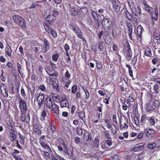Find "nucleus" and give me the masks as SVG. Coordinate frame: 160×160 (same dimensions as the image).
Wrapping results in <instances>:
<instances>
[{
	"label": "nucleus",
	"instance_id": "obj_62",
	"mask_svg": "<svg viewBox=\"0 0 160 160\" xmlns=\"http://www.w3.org/2000/svg\"><path fill=\"white\" fill-rule=\"evenodd\" d=\"M113 121L116 124H117V122L116 119V115H113L112 116Z\"/></svg>",
	"mask_w": 160,
	"mask_h": 160
},
{
	"label": "nucleus",
	"instance_id": "obj_64",
	"mask_svg": "<svg viewBox=\"0 0 160 160\" xmlns=\"http://www.w3.org/2000/svg\"><path fill=\"white\" fill-rule=\"evenodd\" d=\"M143 134L142 133H140L138 134L137 136V138L138 139H141L143 137Z\"/></svg>",
	"mask_w": 160,
	"mask_h": 160
},
{
	"label": "nucleus",
	"instance_id": "obj_7",
	"mask_svg": "<svg viewBox=\"0 0 160 160\" xmlns=\"http://www.w3.org/2000/svg\"><path fill=\"white\" fill-rule=\"evenodd\" d=\"M146 131V135L149 138L153 137L155 133V131L153 129H147Z\"/></svg>",
	"mask_w": 160,
	"mask_h": 160
},
{
	"label": "nucleus",
	"instance_id": "obj_36",
	"mask_svg": "<svg viewBox=\"0 0 160 160\" xmlns=\"http://www.w3.org/2000/svg\"><path fill=\"white\" fill-rule=\"evenodd\" d=\"M101 20V17L99 15L98 13H97V15L96 16V18L95 19V21H98V22H100V21Z\"/></svg>",
	"mask_w": 160,
	"mask_h": 160
},
{
	"label": "nucleus",
	"instance_id": "obj_61",
	"mask_svg": "<svg viewBox=\"0 0 160 160\" xmlns=\"http://www.w3.org/2000/svg\"><path fill=\"white\" fill-rule=\"evenodd\" d=\"M95 45H94L93 44L91 46V49L94 52H96V49L97 48H95Z\"/></svg>",
	"mask_w": 160,
	"mask_h": 160
},
{
	"label": "nucleus",
	"instance_id": "obj_25",
	"mask_svg": "<svg viewBox=\"0 0 160 160\" xmlns=\"http://www.w3.org/2000/svg\"><path fill=\"white\" fill-rule=\"evenodd\" d=\"M44 46H45V48H50L49 43L48 40L46 38H44Z\"/></svg>",
	"mask_w": 160,
	"mask_h": 160
},
{
	"label": "nucleus",
	"instance_id": "obj_12",
	"mask_svg": "<svg viewBox=\"0 0 160 160\" xmlns=\"http://www.w3.org/2000/svg\"><path fill=\"white\" fill-rule=\"evenodd\" d=\"M125 16L126 18L128 20L131 21L132 19V17H134V16H132L128 11L126 10L125 13Z\"/></svg>",
	"mask_w": 160,
	"mask_h": 160
},
{
	"label": "nucleus",
	"instance_id": "obj_38",
	"mask_svg": "<svg viewBox=\"0 0 160 160\" xmlns=\"http://www.w3.org/2000/svg\"><path fill=\"white\" fill-rule=\"evenodd\" d=\"M154 38L156 40H159L160 38V35L157 33H155L154 34Z\"/></svg>",
	"mask_w": 160,
	"mask_h": 160
},
{
	"label": "nucleus",
	"instance_id": "obj_27",
	"mask_svg": "<svg viewBox=\"0 0 160 160\" xmlns=\"http://www.w3.org/2000/svg\"><path fill=\"white\" fill-rule=\"evenodd\" d=\"M37 98L41 100H42L43 101L44 98V94L42 93H40L38 97Z\"/></svg>",
	"mask_w": 160,
	"mask_h": 160
},
{
	"label": "nucleus",
	"instance_id": "obj_17",
	"mask_svg": "<svg viewBox=\"0 0 160 160\" xmlns=\"http://www.w3.org/2000/svg\"><path fill=\"white\" fill-rule=\"evenodd\" d=\"M147 120H148L150 124L151 125H154L155 124V121L153 118L152 117H147Z\"/></svg>",
	"mask_w": 160,
	"mask_h": 160
},
{
	"label": "nucleus",
	"instance_id": "obj_46",
	"mask_svg": "<svg viewBox=\"0 0 160 160\" xmlns=\"http://www.w3.org/2000/svg\"><path fill=\"white\" fill-rule=\"evenodd\" d=\"M23 21H24V19L22 17H21L20 19L19 18V20L18 21V23L17 24L19 26L20 25L21 22H22Z\"/></svg>",
	"mask_w": 160,
	"mask_h": 160
},
{
	"label": "nucleus",
	"instance_id": "obj_47",
	"mask_svg": "<svg viewBox=\"0 0 160 160\" xmlns=\"http://www.w3.org/2000/svg\"><path fill=\"white\" fill-rule=\"evenodd\" d=\"M21 94L22 95L23 97H25L26 96V94L25 92V90L23 88H22L21 90Z\"/></svg>",
	"mask_w": 160,
	"mask_h": 160
},
{
	"label": "nucleus",
	"instance_id": "obj_1",
	"mask_svg": "<svg viewBox=\"0 0 160 160\" xmlns=\"http://www.w3.org/2000/svg\"><path fill=\"white\" fill-rule=\"evenodd\" d=\"M132 15L140 18L141 14V9L139 7L131 9Z\"/></svg>",
	"mask_w": 160,
	"mask_h": 160
},
{
	"label": "nucleus",
	"instance_id": "obj_42",
	"mask_svg": "<svg viewBox=\"0 0 160 160\" xmlns=\"http://www.w3.org/2000/svg\"><path fill=\"white\" fill-rule=\"evenodd\" d=\"M82 33L81 32H80L79 33H78V37L79 38L82 39L83 41H84V40H85V41H86V40H85V39L84 38H82Z\"/></svg>",
	"mask_w": 160,
	"mask_h": 160
},
{
	"label": "nucleus",
	"instance_id": "obj_31",
	"mask_svg": "<svg viewBox=\"0 0 160 160\" xmlns=\"http://www.w3.org/2000/svg\"><path fill=\"white\" fill-rule=\"evenodd\" d=\"M85 112L83 111H81L78 113V115L79 117L82 119V118L85 117Z\"/></svg>",
	"mask_w": 160,
	"mask_h": 160
},
{
	"label": "nucleus",
	"instance_id": "obj_26",
	"mask_svg": "<svg viewBox=\"0 0 160 160\" xmlns=\"http://www.w3.org/2000/svg\"><path fill=\"white\" fill-rule=\"evenodd\" d=\"M76 131L78 135L80 136L82 135V131L80 127H78L77 128Z\"/></svg>",
	"mask_w": 160,
	"mask_h": 160
},
{
	"label": "nucleus",
	"instance_id": "obj_52",
	"mask_svg": "<svg viewBox=\"0 0 160 160\" xmlns=\"http://www.w3.org/2000/svg\"><path fill=\"white\" fill-rule=\"evenodd\" d=\"M10 136L13 138L12 141H14L16 138V136H15V133L14 132L11 133L10 134Z\"/></svg>",
	"mask_w": 160,
	"mask_h": 160
},
{
	"label": "nucleus",
	"instance_id": "obj_19",
	"mask_svg": "<svg viewBox=\"0 0 160 160\" xmlns=\"http://www.w3.org/2000/svg\"><path fill=\"white\" fill-rule=\"evenodd\" d=\"M21 120L22 122H25L26 121V118H25V112H22L20 115Z\"/></svg>",
	"mask_w": 160,
	"mask_h": 160
},
{
	"label": "nucleus",
	"instance_id": "obj_39",
	"mask_svg": "<svg viewBox=\"0 0 160 160\" xmlns=\"http://www.w3.org/2000/svg\"><path fill=\"white\" fill-rule=\"evenodd\" d=\"M58 54L57 53L56 54H54L52 56V59L54 61H56L58 60Z\"/></svg>",
	"mask_w": 160,
	"mask_h": 160
},
{
	"label": "nucleus",
	"instance_id": "obj_6",
	"mask_svg": "<svg viewBox=\"0 0 160 160\" xmlns=\"http://www.w3.org/2000/svg\"><path fill=\"white\" fill-rule=\"evenodd\" d=\"M51 111L53 113L58 114L59 113V107L57 104H55L51 108Z\"/></svg>",
	"mask_w": 160,
	"mask_h": 160
},
{
	"label": "nucleus",
	"instance_id": "obj_57",
	"mask_svg": "<svg viewBox=\"0 0 160 160\" xmlns=\"http://www.w3.org/2000/svg\"><path fill=\"white\" fill-rule=\"evenodd\" d=\"M101 147L102 148H103V149H105L106 148H108L107 145L105 144L104 142L102 143Z\"/></svg>",
	"mask_w": 160,
	"mask_h": 160
},
{
	"label": "nucleus",
	"instance_id": "obj_29",
	"mask_svg": "<svg viewBox=\"0 0 160 160\" xmlns=\"http://www.w3.org/2000/svg\"><path fill=\"white\" fill-rule=\"evenodd\" d=\"M97 12L94 11H92L91 12V16L92 17L93 20L95 21V19L96 18V16L97 14Z\"/></svg>",
	"mask_w": 160,
	"mask_h": 160
},
{
	"label": "nucleus",
	"instance_id": "obj_18",
	"mask_svg": "<svg viewBox=\"0 0 160 160\" xmlns=\"http://www.w3.org/2000/svg\"><path fill=\"white\" fill-rule=\"evenodd\" d=\"M21 17V16L18 15H15L13 16V20L16 24H18V21L19 20V18L20 19Z\"/></svg>",
	"mask_w": 160,
	"mask_h": 160
},
{
	"label": "nucleus",
	"instance_id": "obj_28",
	"mask_svg": "<svg viewBox=\"0 0 160 160\" xmlns=\"http://www.w3.org/2000/svg\"><path fill=\"white\" fill-rule=\"evenodd\" d=\"M113 127H111V128L112 133L114 135L115 134L116 132L117 128L114 125H113Z\"/></svg>",
	"mask_w": 160,
	"mask_h": 160
},
{
	"label": "nucleus",
	"instance_id": "obj_23",
	"mask_svg": "<svg viewBox=\"0 0 160 160\" xmlns=\"http://www.w3.org/2000/svg\"><path fill=\"white\" fill-rule=\"evenodd\" d=\"M104 136L107 138L111 139L110 138V134L108 131H105L104 132Z\"/></svg>",
	"mask_w": 160,
	"mask_h": 160
},
{
	"label": "nucleus",
	"instance_id": "obj_45",
	"mask_svg": "<svg viewBox=\"0 0 160 160\" xmlns=\"http://www.w3.org/2000/svg\"><path fill=\"white\" fill-rule=\"evenodd\" d=\"M104 142L108 147L112 144L111 142L108 140H107Z\"/></svg>",
	"mask_w": 160,
	"mask_h": 160
},
{
	"label": "nucleus",
	"instance_id": "obj_10",
	"mask_svg": "<svg viewBox=\"0 0 160 160\" xmlns=\"http://www.w3.org/2000/svg\"><path fill=\"white\" fill-rule=\"evenodd\" d=\"M112 34L114 37H116L119 33V29L117 28H113L112 30Z\"/></svg>",
	"mask_w": 160,
	"mask_h": 160
},
{
	"label": "nucleus",
	"instance_id": "obj_20",
	"mask_svg": "<svg viewBox=\"0 0 160 160\" xmlns=\"http://www.w3.org/2000/svg\"><path fill=\"white\" fill-rule=\"evenodd\" d=\"M92 134L89 132L88 133V138H87V142L90 143L92 142Z\"/></svg>",
	"mask_w": 160,
	"mask_h": 160
},
{
	"label": "nucleus",
	"instance_id": "obj_54",
	"mask_svg": "<svg viewBox=\"0 0 160 160\" xmlns=\"http://www.w3.org/2000/svg\"><path fill=\"white\" fill-rule=\"evenodd\" d=\"M40 143L41 146L42 147H44V148L46 147V146L47 145H46L45 144V143H44L43 141L42 140H41L40 141Z\"/></svg>",
	"mask_w": 160,
	"mask_h": 160
},
{
	"label": "nucleus",
	"instance_id": "obj_60",
	"mask_svg": "<svg viewBox=\"0 0 160 160\" xmlns=\"http://www.w3.org/2000/svg\"><path fill=\"white\" fill-rule=\"evenodd\" d=\"M73 153V152H71V153L68 152V153L66 154V155L68 158H70L72 156Z\"/></svg>",
	"mask_w": 160,
	"mask_h": 160
},
{
	"label": "nucleus",
	"instance_id": "obj_50",
	"mask_svg": "<svg viewBox=\"0 0 160 160\" xmlns=\"http://www.w3.org/2000/svg\"><path fill=\"white\" fill-rule=\"evenodd\" d=\"M102 34H103V31H102L99 32H98V33L97 35H98V38H99V39H101V37H102Z\"/></svg>",
	"mask_w": 160,
	"mask_h": 160
},
{
	"label": "nucleus",
	"instance_id": "obj_5",
	"mask_svg": "<svg viewBox=\"0 0 160 160\" xmlns=\"http://www.w3.org/2000/svg\"><path fill=\"white\" fill-rule=\"evenodd\" d=\"M110 19L109 18H104L102 22V25L103 27H109L110 25L109 22Z\"/></svg>",
	"mask_w": 160,
	"mask_h": 160
},
{
	"label": "nucleus",
	"instance_id": "obj_58",
	"mask_svg": "<svg viewBox=\"0 0 160 160\" xmlns=\"http://www.w3.org/2000/svg\"><path fill=\"white\" fill-rule=\"evenodd\" d=\"M99 140L98 138H95L94 140V143L95 145L99 144Z\"/></svg>",
	"mask_w": 160,
	"mask_h": 160
},
{
	"label": "nucleus",
	"instance_id": "obj_22",
	"mask_svg": "<svg viewBox=\"0 0 160 160\" xmlns=\"http://www.w3.org/2000/svg\"><path fill=\"white\" fill-rule=\"evenodd\" d=\"M159 87L158 85L157 84H156L154 85L153 90L155 91V92L158 94L159 92Z\"/></svg>",
	"mask_w": 160,
	"mask_h": 160
},
{
	"label": "nucleus",
	"instance_id": "obj_13",
	"mask_svg": "<svg viewBox=\"0 0 160 160\" xmlns=\"http://www.w3.org/2000/svg\"><path fill=\"white\" fill-rule=\"evenodd\" d=\"M70 12L71 14L73 16L76 15L78 14L79 11L78 8H71Z\"/></svg>",
	"mask_w": 160,
	"mask_h": 160
},
{
	"label": "nucleus",
	"instance_id": "obj_43",
	"mask_svg": "<svg viewBox=\"0 0 160 160\" xmlns=\"http://www.w3.org/2000/svg\"><path fill=\"white\" fill-rule=\"evenodd\" d=\"M46 111L45 110H44L42 111V112L41 113L42 117L43 118V120L44 119V118L46 117Z\"/></svg>",
	"mask_w": 160,
	"mask_h": 160
},
{
	"label": "nucleus",
	"instance_id": "obj_53",
	"mask_svg": "<svg viewBox=\"0 0 160 160\" xmlns=\"http://www.w3.org/2000/svg\"><path fill=\"white\" fill-rule=\"evenodd\" d=\"M64 48L66 52H68V50L69 49V47L68 44H65L64 46Z\"/></svg>",
	"mask_w": 160,
	"mask_h": 160
},
{
	"label": "nucleus",
	"instance_id": "obj_63",
	"mask_svg": "<svg viewBox=\"0 0 160 160\" xmlns=\"http://www.w3.org/2000/svg\"><path fill=\"white\" fill-rule=\"evenodd\" d=\"M76 109V107L75 105H72V107L71 112L72 113H73L74 111Z\"/></svg>",
	"mask_w": 160,
	"mask_h": 160
},
{
	"label": "nucleus",
	"instance_id": "obj_16",
	"mask_svg": "<svg viewBox=\"0 0 160 160\" xmlns=\"http://www.w3.org/2000/svg\"><path fill=\"white\" fill-rule=\"evenodd\" d=\"M128 52H127L126 58L128 60H131V57L132 56V52L131 50H127Z\"/></svg>",
	"mask_w": 160,
	"mask_h": 160
},
{
	"label": "nucleus",
	"instance_id": "obj_59",
	"mask_svg": "<svg viewBox=\"0 0 160 160\" xmlns=\"http://www.w3.org/2000/svg\"><path fill=\"white\" fill-rule=\"evenodd\" d=\"M84 92H85V94H86V99L88 98H89V93L88 91L87 90H86V91H85Z\"/></svg>",
	"mask_w": 160,
	"mask_h": 160
},
{
	"label": "nucleus",
	"instance_id": "obj_24",
	"mask_svg": "<svg viewBox=\"0 0 160 160\" xmlns=\"http://www.w3.org/2000/svg\"><path fill=\"white\" fill-rule=\"evenodd\" d=\"M114 11L116 12H118L120 10V7L118 5H114L113 6Z\"/></svg>",
	"mask_w": 160,
	"mask_h": 160
},
{
	"label": "nucleus",
	"instance_id": "obj_35",
	"mask_svg": "<svg viewBox=\"0 0 160 160\" xmlns=\"http://www.w3.org/2000/svg\"><path fill=\"white\" fill-rule=\"evenodd\" d=\"M146 119H147V118H146V116L145 115H143L141 118V122L142 123H145V120Z\"/></svg>",
	"mask_w": 160,
	"mask_h": 160
},
{
	"label": "nucleus",
	"instance_id": "obj_56",
	"mask_svg": "<svg viewBox=\"0 0 160 160\" xmlns=\"http://www.w3.org/2000/svg\"><path fill=\"white\" fill-rule=\"evenodd\" d=\"M158 62V59L157 58H154L152 60V62L154 64H155Z\"/></svg>",
	"mask_w": 160,
	"mask_h": 160
},
{
	"label": "nucleus",
	"instance_id": "obj_37",
	"mask_svg": "<svg viewBox=\"0 0 160 160\" xmlns=\"http://www.w3.org/2000/svg\"><path fill=\"white\" fill-rule=\"evenodd\" d=\"M77 89V86L76 85H73L72 88V93H74Z\"/></svg>",
	"mask_w": 160,
	"mask_h": 160
},
{
	"label": "nucleus",
	"instance_id": "obj_40",
	"mask_svg": "<svg viewBox=\"0 0 160 160\" xmlns=\"http://www.w3.org/2000/svg\"><path fill=\"white\" fill-rule=\"evenodd\" d=\"M50 30L51 31V34L54 38H56L57 37V34L55 31L52 29H50Z\"/></svg>",
	"mask_w": 160,
	"mask_h": 160
},
{
	"label": "nucleus",
	"instance_id": "obj_32",
	"mask_svg": "<svg viewBox=\"0 0 160 160\" xmlns=\"http://www.w3.org/2000/svg\"><path fill=\"white\" fill-rule=\"evenodd\" d=\"M74 140L76 144H79L80 142L81 139L78 137H76L75 138Z\"/></svg>",
	"mask_w": 160,
	"mask_h": 160
},
{
	"label": "nucleus",
	"instance_id": "obj_14",
	"mask_svg": "<svg viewBox=\"0 0 160 160\" xmlns=\"http://www.w3.org/2000/svg\"><path fill=\"white\" fill-rule=\"evenodd\" d=\"M143 29L141 26L139 25L138 26L137 30V34L138 37H141V33Z\"/></svg>",
	"mask_w": 160,
	"mask_h": 160
},
{
	"label": "nucleus",
	"instance_id": "obj_9",
	"mask_svg": "<svg viewBox=\"0 0 160 160\" xmlns=\"http://www.w3.org/2000/svg\"><path fill=\"white\" fill-rule=\"evenodd\" d=\"M97 46L98 49L100 50L101 52L103 50L105 46L104 42L102 41H98Z\"/></svg>",
	"mask_w": 160,
	"mask_h": 160
},
{
	"label": "nucleus",
	"instance_id": "obj_4",
	"mask_svg": "<svg viewBox=\"0 0 160 160\" xmlns=\"http://www.w3.org/2000/svg\"><path fill=\"white\" fill-rule=\"evenodd\" d=\"M19 103L21 112H22V109H23V110H25L27 109V104L24 100L20 98Z\"/></svg>",
	"mask_w": 160,
	"mask_h": 160
},
{
	"label": "nucleus",
	"instance_id": "obj_15",
	"mask_svg": "<svg viewBox=\"0 0 160 160\" xmlns=\"http://www.w3.org/2000/svg\"><path fill=\"white\" fill-rule=\"evenodd\" d=\"M151 50L149 48H147L145 51L144 54L145 55L151 57L152 55Z\"/></svg>",
	"mask_w": 160,
	"mask_h": 160
},
{
	"label": "nucleus",
	"instance_id": "obj_3",
	"mask_svg": "<svg viewBox=\"0 0 160 160\" xmlns=\"http://www.w3.org/2000/svg\"><path fill=\"white\" fill-rule=\"evenodd\" d=\"M56 19L55 16H50L49 15L46 18V20L49 24H52L54 22Z\"/></svg>",
	"mask_w": 160,
	"mask_h": 160
},
{
	"label": "nucleus",
	"instance_id": "obj_34",
	"mask_svg": "<svg viewBox=\"0 0 160 160\" xmlns=\"http://www.w3.org/2000/svg\"><path fill=\"white\" fill-rule=\"evenodd\" d=\"M33 129L34 130V131L36 132H41V131H40V129L38 128V126H37L36 125H34V126Z\"/></svg>",
	"mask_w": 160,
	"mask_h": 160
},
{
	"label": "nucleus",
	"instance_id": "obj_41",
	"mask_svg": "<svg viewBox=\"0 0 160 160\" xmlns=\"http://www.w3.org/2000/svg\"><path fill=\"white\" fill-rule=\"evenodd\" d=\"M100 22H98V21H95V25L94 26L96 29H98L100 26Z\"/></svg>",
	"mask_w": 160,
	"mask_h": 160
},
{
	"label": "nucleus",
	"instance_id": "obj_51",
	"mask_svg": "<svg viewBox=\"0 0 160 160\" xmlns=\"http://www.w3.org/2000/svg\"><path fill=\"white\" fill-rule=\"evenodd\" d=\"M62 144L64 148L65 149V150H64V152L65 154H66L68 153V149H67L66 146L64 143H62Z\"/></svg>",
	"mask_w": 160,
	"mask_h": 160
},
{
	"label": "nucleus",
	"instance_id": "obj_8",
	"mask_svg": "<svg viewBox=\"0 0 160 160\" xmlns=\"http://www.w3.org/2000/svg\"><path fill=\"white\" fill-rule=\"evenodd\" d=\"M61 107L62 108L64 107H66L69 108L68 101L67 100L66 98H64L61 101L60 103Z\"/></svg>",
	"mask_w": 160,
	"mask_h": 160
},
{
	"label": "nucleus",
	"instance_id": "obj_33",
	"mask_svg": "<svg viewBox=\"0 0 160 160\" xmlns=\"http://www.w3.org/2000/svg\"><path fill=\"white\" fill-rule=\"evenodd\" d=\"M153 105L156 107H158L160 105V102H159L158 100H156L154 102H153Z\"/></svg>",
	"mask_w": 160,
	"mask_h": 160
},
{
	"label": "nucleus",
	"instance_id": "obj_21",
	"mask_svg": "<svg viewBox=\"0 0 160 160\" xmlns=\"http://www.w3.org/2000/svg\"><path fill=\"white\" fill-rule=\"evenodd\" d=\"M156 144L155 143L149 144L148 145V148L149 149H152L156 147Z\"/></svg>",
	"mask_w": 160,
	"mask_h": 160
},
{
	"label": "nucleus",
	"instance_id": "obj_2",
	"mask_svg": "<svg viewBox=\"0 0 160 160\" xmlns=\"http://www.w3.org/2000/svg\"><path fill=\"white\" fill-rule=\"evenodd\" d=\"M46 105L48 108H51L55 104L54 102H53L52 99L50 98H48L45 100Z\"/></svg>",
	"mask_w": 160,
	"mask_h": 160
},
{
	"label": "nucleus",
	"instance_id": "obj_44",
	"mask_svg": "<svg viewBox=\"0 0 160 160\" xmlns=\"http://www.w3.org/2000/svg\"><path fill=\"white\" fill-rule=\"evenodd\" d=\"M124 125L122 126V125L121 124V126L120 127V128L121 129H123V128L127 129L128 126V125L125 122H124Z\"/></svg>",
	"mask_w": 160,
	"mask_h": 160
},
{
	"label": "nucleus",
	"instance_id": "obj_48",
	"mask_svg": "<svg viewBox=\"0 0 160 160\" xmlns=\"http://www.w3.org/2000/svg\"><path fill=\"white\" fill-rule=\"evenodd\" d=\"M24 21L21 22V24L20 25H19V26H20L22 28H25L26 26V23L25 20L24 19Z\"/></svg>",
	"mask_w": 160,
	"mask_h": 160
},
{
	"label": "nucleus",
	"instance_id": "obj_49",
	"mask_svg": "<svg viewBox=\"0 0 160 160\" xmlns=\"http://www.w3.org/2000/svg\"><path fill=\"white\" fill-rule=\"evenodd\" d=\"M39 88L42 91H44L46 89L45 87L43 84L40 85L39 86Z\"/></svg>",
	"mask_w": 160,
	"mask_h": 160
},
{
	"label": "nucleus",
	"instance_id": "obj_30",
	"mask_svg": "<svg viewBox=\"0 0 160 160\" xmlns=\"http://www.w3.org/2000/svg\"><path fill=\"white\" fill-rule=\"evenodd\" d=\"M96 66L98 68L100 69L102 68V65L101 64L100 62L99 61H96Z\"/></svg>",
	"mask_w": 160,
	"mask_h": 160
},
{
	"label": "nucleus",
	"instance_id": "obj_55",
	"mask_svg": "<svg viewBox=\"0 0 160 160\" xmlns=\"http://www.w3.org/2000/svg\"><path fill=\"white\" fill-rule=\"evenodd\" d=\"M119 157V156L117 155H114L112 156V158H113L114 160H118Z\"/></svg>",
	"mask_w": 160,
	"mask_h": 160
},
{
	"label": "nucleus",
	"instance_id": "obj_11",
	"mask_svg": "<svg viewBox=\"0 0 160 160\" xmlns=\"http://www.w3.org/2000/svg\"><path fill=\"white\" fill-rule=\"evenodd\" d=\"M12 50L10 46L8 44L7 45L6 51H5L6 54H7L9 57L11 56Z\"/></svg>",
	"mask_w": 160,
	"mask_h": 160
}]
</instances>
